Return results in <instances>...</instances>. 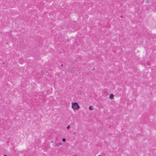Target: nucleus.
Wrapping results in <instances>:
<instances>
[{
  "label": "nucleus",
  "mask_w": 156,
  "mask_h": 156,
  "mask_svg": "<svg viewBox=\"0 0 156 156\" xmlns=\"http://www.w3.org/2000/svg\"><path fill=\"white\" fill-rule=\"evenodd\" d=\"M72 108L74 109H76L78 110L80 108V106L78 105V104L76 102L73 103H72Z\"/></svg>",
  "instance_id": "nucleus-1"
},
{
  "label": "nucleus",
  "mask_w": 156,
  "mask_h": 156,
  "mask_svg": "<svg viewBox=\"0 0 156 156\" xmlns=\"http://www.w3.org/2000/svg\"><path fill=\"white\" fill-rule=\"evenodd\" d=\"M108 93L106 91H103V95L104 97H107L108 95Z\"/></svg>",
  "instance_id": "nucleus-2"
},
{
  "label": "nucleus",
  "mask_w": 156,
  "mask_h": 156,
  "mask_svg": "<svg viewBox=\"0 0 156 156\" xmlns=\"http://www.w3.org/2000/svg\"><path fill=\"white\" fill-rule=\"evenodd\" d=\"M143 1L144 2H145L147 3H148L149 2L148 0H143Z\"/></svg>",
  "instance_id": "nucleus-3"
},
{
  "label": "nucleus",
  "mask_w": 156,
  "mask_h": 156,
  "mask_svg": "<svg viewBox=\"0 0 156 156\" xmlns=\"http://www.w3.org/2000/svg\"><path fill=\"white\" fill-rule=\"evenodd\" d=\"M94 108L92 106H90L89 107V109L90 110H92Z\"/></svg>",
  "instance_id": "nucleus-4"
},
{
  "label": "nucleus",
  "mask_w": 156,
  "mask_h": 156,
  "mask_svg": "<svg viewBox=\"0 0 156 156\" xmlns=\"http://www.w3.org/2000/svg\"><path fill=\"white\" fill-rule=\"evenodd\" d=\"M114 95L113 94H110L109 98H114Z\"/></svg>",
  "instance_id": "nucleus-5"
},
{
  "label": "nucleus",
  "mask_w": 156,
  "mask_h": 156,
  "mask_svg": "<svg viewBox=\"0 0 156 156\" xmlns=\"http://www.w3.org/2000/svg\"><path fill=\"white\" fill-rule=\"evenodd\" d=\"M62 144H61V143H58V144H57L56 145L58 147H59L60 145H62Z\"/></svg>",
  "instance_id": "nucleus-6"
},
{
  "label": "nucleus",
  "mask_w": 156,
  "mask_h": 156,
  "mask_svg": "<svg viewBox=\"0 0 156 156\" xmlns=\"http://www.w3.org/2000/svg\"><path fill=\"white\" fill-rule=\"evenodd\" d=\"M62 141L63 142H65L66 141V139L65 138H63L62 139Z\"/></svg>",
  "instance_id": "nucleus-7"
},
{
  "label": "nucleus",
  "mask_w": 156,
  "mask_h": 156,
  "mask_svg": "<svg viewBox=\"0 0 156 156\" xmlns=\"http://www.w3.org/2000/svg\"><path fill=\"white\" fill-rule=\"evenodd\" d=\"M70 125H69L67 126V129H68V130H69V128H70Z\"/></svg>",
  "instance_id": "nucleus-8"
},
{
  "label": "nucleus",
  "mask_w": 156,
  "mask_h": 156,
  "mask_svg": "<svg viewBox=\"0 0 156 156\" xmlns=\"http://www.w3.org/2000/svg\"><path fill=\"white\" fill-rule=\"evenodd\" d=\"M23 61V59H21L20 60V62H21V61Z\"/></svg>",
  "instance_id": "nucleus-9"
},
{
  "label": "nucleus",
  "mask_w": 156,
  "mask_h": 156,
  "mask_svg": "<svg viewBox=\"0 0 156 156\" xmlns=\"http://www.w3.org/2000/svg\"><path fill=\"white\" fill-rule=\"evenodd\" d=\"M61 66H63V65L62 64V65H61Z\"/></svg>",
  "instance_id": "nucleus-10"
},
{
  "label": "nucleus",
  "mask_w": 156,
  "mask_h": 156,
  "mask_svg": "<svg viewBox=\"0 0 156 156\" xmlns=\"http://www.w3.org/2000/svg\"><path fill=\"white\" fill-rule=\"evenodd\" d=\"M3 156H7L6 155H3Z\"/></svg>",
  "instance_id": "nucleus-11"
},
{
  "label": "nucleus",
  "mask_w": 156,
  "mask_h": 156,
  "mask_svg": "<svg viewBox=\"0 0 156 156\" xmlns=\"http://www.w3.org/2000/svg\"><path fill=\"white\" fill-rule=\"evenodd\" d=\"M111 99H112L113 98H110Z\"/></svg>",
  "instance_id": "nucleus-12"
},
{
  "label": "nucleus",
  "mask_w": 156,
  "mask_h": 156,
  "mask_svg": "<svg viewBox=\"0 0 156 156\" xmlns=\"http://www.w3.org/2000/svg\"><path fill=\"white\" fill-rule=\"evenodd\" d=\"M75 132H74V133H73V134H75Z\"/></svg>",
  "instance_id": "nucleus-13"
},
{
  "label": "nucleus",
  "mask_w": 156,
  "mask_h": 156,
  "mask_svg": "<svg viewBox=\"0 0 156 156\" xmlns=\"http://www.w3.org/2000/svg\"><path fill=\"white\" fill-rule=\"evenodd\" d=\"M77 156V155H74V156Z\"/></svg>",
  "instance_id": "nucleus-14"
}]
</instances>
